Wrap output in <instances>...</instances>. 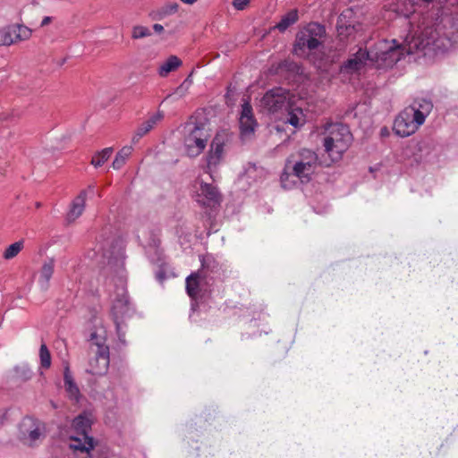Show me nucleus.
I'll return each instance as SVG.
<instances>
[{
  "mask_svg": "<svg viewBox=\"0 0 458 458\" xmlns=\"http://www.w3.org/2000/svg\"><path fill=\"white\" fill-rule=\"evenodd\" d=\"M449 45V38L441 35V28L428 26L423 29L418 36H412L411 39L407 37L403 44H397L393 41V46L381 53L373 54L370 51L360 48L351 58L341 66L343 72L352 73L360 71L367 60L377 62L379 59L387 65L396 64L404 55L414 54L427 48L429 50L446 49Z\"/></svg>",
  "mask_w": 458,
  "mask_h": 458,
  "instance_id": "1",
  "label": "nucleus"
},
{
  "mask_svg": "<svg viewBox=\"0 0 458 458\" xmlns=\"http://www.w3.org/2000/svg\"><path fill=\"white\" fill-rule=\"evenodd\" d=\"M318 165L329 166L330 163L326 160L319 162L318 156L315 151L301 148L287 157L281 175V182L284 183L290 175H293L302 183H307L310 182L311 175L315 173Z\"/></svg>",
  "mask_w": 458,
  "mask_h": 458,
  "instance_id": "2",
  "label": "nucleus"
},
{
  "mask_svg": "<svg viewBox=\"0 0 458 458\" xmlns=\"http://www.w3.org/2000/svg\"><path fill=\"white\" fill-rule=\"evenodd\" d=\"M92 421L87 414L78 415L72 421L76 436L70 437L69 447L72 451L71 458H106L95 449V440L89 436Z\"/></svg>",
  "mask_w": 458,
  "mask_h": 458,
  "instance_id": "3",
  "label": "nucleus"
},
{
  "mask_svg": "<svg viewBox=\"0 0 458 458\" xmlns=\"http://www.w3.org/2000/svg\"><path fill=\"white\" fill-rule=\"evenodd\" d=\"M205 120L200 114H194L184 123V145L189 157L199 156L210 138L209 128Z\"/></svg>",
  "mask_w": 458,
  "mask_h": 458,
  "instance_id": "4",
  "label": "nucleus"
},
{
  "mask_svg": "<svg viewBox=\"0 0 458 458\" xmlns=\"http://www.w3.org/2000/svg\"><path fill=\"white\" fill-rule=\"evenodd\" d=\"M352 140V135L347 125L343 123L333 124L328 134L324 138L323 143L330 161H339L343 154L348 149Z\"/></svg>",
  "mask_w": 458,
  "mask_h": 458,
  "instance_id": "5",
  "label": "nucleus"
},
{
  "mask_svg": "<svg viewBox=\"0 0 458 458\" xmlns=\"http://www.w3.org/2000/svg\"><path fill=\"white\" fill-rule=\"evenodd\" d=\"M325 38V27L318 22H310L296 34L293 52L297 55H304L317 50L322 46Z\"/></svg>",
  "mask_w": 458,
  "mask_h": 458,
  "instance_id": "6",
  "label": "nucleus"
},
{
  "mask_svg": "<svg viewBox=\"0 0 458 458\" xmlns=\"http://www.w3.org/2000/svg\"><path fill=\"white\" fill-rule=\"evenodd\" d=\"M44 424L32 417H24L19 424L18 437L29 446H33L41 437H44Z\"/></svg>",
  "mask_w": 458,
  "mask_h": 458,
  "instance_id": "7",
  "label": "nucleus"
},
{
  "mask_svg": "<svg viewBox=\"0 0 458 458\" xmlns=\"http://www.w3.org/2000/svg\"><path fill=\"white\" fill-rule=\"evenodd\" d=\"M293 94L284 88H274L268 90L262 98L261 103L271 113H276L283 107H288L292 104Z\"/></svg>",
  "mask_w": 458,
  "mask_h": 458,
  "instance_id": "8",
  "label": "nucleus"
},
{
  "mask_svg": "<svg viewBox=\"0 0 458 458\" xmlns=\"http://www.w3.org/2000/svg\"><path fill=\"white\" fill-rule=\"evenodd\" d=\"M222 194L217 187L212 183L201 182L200 187L195 195V200L202 207L216 208L222 202Z\"/></svg>",
  "mask_w": 458,
  "mask_h": 458,
  "instance_id": "9",
  "label": "nucleus"
},
{
  "mask_svg": "<svg viewBox=\"0 0 458 458\" xmlns=\"http://www.w3.org/2000/svg\"><path fill=\"white\" fill-rule=\"evenodd\" d=\"M90 356L87 372L92 375H103L109 366V347H98L95 351L89 350Z\"/></svg>",
  "mask_w": 458,
  "mask_h": 458,
  "instance_id": "10",
  "label": "nucleus"
},
{
  "mask_svg": "<svg viewBox=\"0 0 458 458\" xmlns=\"http://www.w3.org/2000/svg\"><path fill=\"white\" fill-rule=\"evenodd\" d=\"M128 297L125 293L117 294L114 300L111 313L113 320L116 327L118 337L122 339V326L124 324V319L128 314L129 307Z\"/></svg>",
  "mask_w": 458,
  "mask_h": 458,
  "instance_id": "11",
  "label": "nucleus"
},
{
  "mask_svg": "<svg viewBox=\"0 0 458 458\" xmlns=\"http://www.w3.org/2000/svg\"><path fill=\"white\" fill-rule=\"evenodd\" d=\"M231 141V135L226 131H218L211 142L208 155V165H216L222 159L224 147Z\"/></svg>",
  "mask_w": 458,
  "mask_h": 458,
  "instance_id": "12",
  "label": "nucleus"
},
{
  "mask_svg": "<svg viewBox=\"0 0 458 458\" xmlns=\"http://www.w3.org/2000/svg\"><path fill=\"white\" fill-rule=\"evenodd\" d=\"M205 263L202 262L201 269L191 273L186 278V291L192 300H197L200 296V293L204 290L207 284V273L205 271Z\"/></svg>",
  "mask_w": 458,
  "mask_h": 458,
  "instance_id": "13",
  "label": "nucleus"
},
{
  "mask_svg": "<svg viewBox=\"0 0 458 458\" xmlns=\"http://www.w3.org/2000/svg\"><path fill=\"white\" fill-rule=\"evenodd\" d=\"M410 113L411 110H403L394 122L393 130L401 137L410 136L418 130L416 123L410 119Z\"/></svg>",
  "mask_w": 458,
  "mask_h": 458,
  "instance_id": "14",
  "label": "nucleus"
},
{
  "mask_svg": "<svg viewBox=\"0 0 458 458\" xmlns=\"http://www.w3.org/2000/svg\"><path fill=\"white\" fill-rule=\"evenodd\" d=\"M270 72L275 75L290 79L295 75L301 74L302 68L298 63L285 59L278 64H274L270 68Z\"/></svg>",
  "mask_w": 458,
  "mask_h": 458,
  "instance_id": "15",
  "label": "nucleus"
},
{
  "mask_svg": "<svg viewBox=\"0 0 458 458\" xmlns=\"http://www.w3.org/2000/svg\"><path fill=\"white\" fill-rule=\"evenodd\" d=\"M239 123L242 135H250L254 132L257 123L252 114V107L248 102L242 105Z\"/></svg>",
  "mask_w": 458,
  "mask_h": 458,
  "instance_id": "16",
  "label": "nucleus"
},
{
  "mask_svg": "<svg viewBox=\"0 0 458 458\" xmlns=\"http://www.w3.org/2000/svg\"><path fill=\"white\" fill-rule=\"evenodd\" d=\"M87 198V190H82L73 199L71 209L67 214V220L73 222L77 219L83 212Z\"/></svg>",
  "mask_w": 458,
  "mask_h": 458,
  "instance_id": "17",
  "label": "nucleus"
},
{
  "mask_svg": "<svg viewBox=\"0 0 458 458\" xmlns=\"http://www.w3.org/2000/svg\"><path fill=\"white\" fill-rule=\"evenodd\" d=\"M163 118L161 114H156L152 115L146 122L142 123L136 131V133L132 137V142L136 143L141 137L149 132L153 127Z\"/></svg>",
  "mask_w": 458,
  "mask_h": 458,
  "instance_id": "18",
  "label": "nucleus"
},
{
  "mask_svg": "<svg viewBox=\"0 0 458 458\" xmlns=\"http://www.w3.org/2000/svg\"><path fill=\"white\" fill-rule=\"evenodd\" d=\"M106 331L101 328H95L92 330L89 335V350L95 351L98 347H108L106 344Z\"/></svg>",
  "mask_w": 458,
  "mask_h": 458,
  "instance_id": "19",
  "label": "nucleus"
},
{
  "mask_svg": "<svg viewBox=\"0 0 458 458\" xmlns=\"http://www.w3.org/2000/svg\"><path fill=\"white\" fill-rule=\"evenodd\" d=\"M287 109V123L296 128L304 124L305 115L303 114L302 109L301 107H294L292 103L288 106Z\"/></svg>",
  "mask_w": 458,
  "mask_h": 458,
  "instance_id": "20",
  "label": "nucleus"
},
{
  "mask_svg": "<svg viewBox=\"0 0 458 458\" xmlns=\"http://www.w3.org/2000/svg\"><path fill=\"white\" fill-rule=\"evenodd\" d=\"M64 388L66 392L71 395V397H73L75 399L78 398L80 395V390L78 386L73 380V377L71 374L69 365L67 364L64 367Z\"/></svg>",
  "mask_w": 458,
  "mask_h": 458,
  "instance_id": "21",
  "label": "nucleus"
},
{
  "mask_svg": "<svg viewBox=\"0 0 458 458\" xmlns=\"http://www.w3.org/2000/svg\"><path fill=\"white\" fill-rule=\"evenodd\" d=\"M182 65V61L175 55H170L167 60L159 67L158 74L166 77L169 72L175 71Z\"/></svg>",
  "mask_w": 458,
  "mask_h": 458,
  "instance_id": "22",
  "label": "nucleus"
},
{
  "mask_svg": "<svg viewBox=\"0 0 458 458\" xmlns=\"http://www.w3.org/2000/svg\"><path fill=\"white\" fill-rule=\"evenodd\" d=\"M298 19V11L296 9L291 10L282 17L281 21L276 25L275 28L278 29L279 31L284 32L291 25L297 22Z\"/></svg>",
  "mask_w": 458,
  "mask_h": 458,
  "instance_id": "23",
  "label": "nucleus"
},
{
  "mask_svg": "<svg viewBox=\"0 0 458 458\" xmlns=\"http://www.w3.org/2000/svg\"><path fill=\"white\" fill-rule=\"evenodd\" d=\"M132 153V147L131 146H125L122 148L118 153L115 156L114 160L112 163V167L114 170L121 169L123 165L125 164L127 158L131 155Z\"/></svg>",
  "mask_w": 458,
  "mask_h": 458,
  "instance_id": "24",
  "label": "nucleus"
},
{
  "mask_svg": "<svg viewBox=\"0 0 458 458\" xmlns=\"http://www.w3.org/2000/svg\"><path fill=\"white\" fill-rule=\"evenodd\" d=\"M113 148H106L101 151H98L91 158L90 164L95 167L102 166L111 157Z\"/></svg>",
  "mask_w": 458,
  "mask_h": 458,
  "instance_id": "25",
  "label": "nucleus"
},
{
  "mask_svg": "<svg viewBox=\"0 0 458 458\" xmlns=\"http://www.w3.org/2000/svg\"><path fill=\"white\" fill-rule=\"evenodd\" d=\"M55 268V260L54 259H49L47 261L44 262L40 269V278L44 282L46 287L48 286V283L53 276Z\"/></svg>",
  "mask_w": 458,
  "mask_h": 458,
  "instance_id": "26",
  "label": "nucleus"
},
{
  "mask_svg": "<svg viewBox=\"0 0 458 458\" xmlns=\"http://www.w3.org/2000/svg\"><path fill=\"white\" fill-rule=\"evenodd\" d=\"M179 4L175 2L168 3L162 6L158 11L152 14V19L161 20L166 15L175 13L178 11Z\"/></svg>",
  "mask_w": 458,
  "mask_h": 458,
  "instance_id": "27",
  "label": "nucleus"
},
{
  "mask_svg": "<svg viewBox=\"0 0 458 458\" xmlns=\"http://www.w3.org/2000/svg\"><path fill=\"white\" fill-rule=\"evenodd\" d=\"M404 110H411L409 116L411 121L416 123L417 129L424 123L425 117L428 114L424 111L420 110V108H416V102H414L412 106L405 108Z\"/></svg>",
  "mask_w": 458,
  "mask_h": 458,
  "instance_id": "28",
  "label": "nucleus"
},
{
  "mask_svg": "<svg viewBox=\"0 0 458 458\" xmlns=\"http://www.w3.org/2000/svg\"><path fill=\"white\" fill-rule=\"evenodd\" d=\"M23 247H24L23 240L15 242L14 243L9 245L4 250V251L3 253V258L7 260L15 258L20 253V251L23 249Z\"/></svg>",
  "mask_w": 458,
  "mask_h": 458,
  "instance_id": "29",
  "label": "nucleus"
},
{
  "mask_svg": "<svg viewBox=\"0 0 458 458\" xmlns=\"http://www.w3.org/2000/svg\"><path fill=\"white\" fill-rule=\"evenodd\" d=\"M12 32L15 34V38L19 41L27 40L31 36V30L21 24L11 25Z\"/></svg>",
  "mask_w": 458,
  "mask_h": 458,
  "instance_id": "30",
  "label": "nucleus"
},
{
  "mask_svg": "<svg viewBox=\"0 0 458 458\" xmlns=\"http://www.w3.org/2000/svg\"><path fill=\"white\" fill-rule=\"evenodd\" d=\"M337 31L341 37H349L355 32V27L345 24L341 15L337 21Z\"/></svg>",
  "mask_w": 458,
  "mask_h": 458,
  "instance_id": "31",
  "label": "nucleus"
},
{
  "mask_svg": "<svg viewBox=\"0 0 458 458\" xmlns=\"http://www.w3.org/2000/svg\"><path fill=\"white\" fill-rule=\"evenodd\" d=\"M39 356L41 367L44 369H49L51 366V355L46 344H41Z\"/></svg>",
  "mask_w": 458,
  "mask_h": 458,
  "instance_id": "32",
  "label": "nucleus"
},
{
  "mask_svg": "<svg viewBox=\"0 0 458 458\" xmlns=\"http://www.w3.org/2000/svg\"><path fill=\"white\" fill-rule=\"evenodd\" d=\"M149 36H151V31L147 27L136 25L132 28L131 38L133 39H140Z\"/></svg>",
  "mask_w": 458,
  "mask_h": 458,
  "instance_id": "33",
  "label": "nucleus"
},
{
  "mask_svg": "<svg viewBox=\"0 0 458 458\" xmlns=\"http://www.w3.org/2000/svg\"><path fill=\"white\" fill-rule=\"evenodd\" d=\"M12 33L11 26L0 30V46H10L13 44V39L11 38Z\"/></svg>",
  "mask_w": 458,
  "mask_h": 458,
  "instance_id": "34",
  "label": "nucleus"
},
{
  "mask_svg": "<svg viewBox=\"0 0 458 458\" xmlns=\"http://www.w3.org/2000/svg\"><path fill=\"white\" fill-rule=\"evenodd\" d=\"M416 102V108H420V110L424 111L426 114H429L431 111L433 105L430 101L426 99H420V101Z\"/></svg>",
  "mask_w": 458,
  "mask_h": 458,
  "instance_id": "35",
  "label": "nucleus"
},
{
  "mask_svg": "<svg viewBox=\"0 0 458 458\" xmlns=\"http://www.w3.org/2000/svg\"><path fill=\"white\" fill-rule=\"evenodd\" d=\"M250 0H233V5L236 10H244L250 4Z\"/></svg>",
  "mask_w": 458,
  "mask_h": 458,
  "instance_id": "36",
  "label": "nucleus"
},
{
  "mask_svg": "<svg viewBox=\"0 0 458 458\" xmlns=\"http://www.w3.org/2000/svg\"><path fill=\"white\" fill-rule=\"evenodd\" d=\"M448 22L451 24V27L455 30L458 31V11L455 12L452 17H449Z\"/></svg>",
  "mask_w": 458,
  "mask_h": 458,
  "instance_id": "37",
  "label": "nucleus"
},
{
  "mask_svg": "<svg viewBox=\"0 0 458 458\" xmlns=\"http://www.w3.org/2000/svg\"><path fill=\"white\" fill-rule=\"evenodd\" d=\"M188 80H186L184 82H182L179 87L176 88L174 94H177L179 97L184 96V94L187 91V88L185 87V83Z\"/></svg>",
  "mask_w": 458,
  "mask_h": 458,
  "instance_id": "38",
  "label": "nucleus"
},
{
  "mask_svg": "<svg viewBox=\"0 0 458 458\" xmlns=\"http://www.w3.org/2000/svg\"><path fill=\"white\" fill-rule=\"evenodd\" d=\"M435 0H410V2L413 4V5H422V4H429L431 3H433Z\"/></svg>",
  "mask_w": 458,
  "mask_h": 458,
  "instance_id": "39",
  "label": "nucleus"
},
{
  "mask_svg": "<svg viewBox=\"0 0 458 458\" xmlns=\"http://www.w3.org/2000/svg\"><path fill=\"white\" fill-rule=\"evenodd\" d=\"M153 30L157 33H161V32L164 31V27L161 24L156 23V24L153 25Z\"/></svg>",
  "mask_w": 458,
  "mask_h": 458,
  "instance_id": "40",
  "label": "nucleus"
},
{
  "mask_svg": "<svg viewBox=\"0 0 458 458\" xmlns=\"http://www.w3.org/2000/svg\"><path fill=\"white\" fill-rule=\"evenodd\" d=\"M51 21H52L51 17H48V16L45 17L41 22V26L44 27V26L48 25L51 22Z\"/></svg>",
  "mask_w": 458,
  "mask_h": 458,
  "instance_id": "41",
  "label": "nucleus"
},
{
  "mask_svg": "<svg viewBox=\"0 0 458 458\" xmlns=\"http://www.w3.org/2000/svg\"><path fill=\"white\" fill-rule=\"evenodd\" d=\"M181 1L187 4H193L194 3L197 2V0H181Z\"/></svg>",
  "mask_w": 458,
  "mask_h": 458,
  "instance_id": "42",
  "label": "nucleus"
},
{
  "mask_svg": "<svg viewBox=\"0 0 458 458\" xmlns=\"http://www.w3.org/2000/svg\"><path fill=\"white\" fill-rule=\"evenodd\" d=\"M11 38L13 39V44L19 42L18 38H15V34L13 33L11 34Z\"/></svg>",
  "mask_w": 458,
  "mask_h": 458,
  "instance_id": "43",
  "label": "nucleus"
},
{
  "mask_svg": "<svg viewBox=\"0 0 458 458\" xmlns=\"http://www.w3.org/2000/svg\"><path fill=\"white\" fill-rule=\"evenodd\" d=\"M93 190H94V186H93V185H89V186L88 187V191H93Z\"/></svg>",
  "mask_w": 458,
  "mask_h": 458,
  "instance_id": "44",
  "label": "nucleus"
},
{
  "mask_svg": "<svg viewBox=\"0 0 458 458\" xmlns=\"http://www.w3.org/2000/svg\"><path fill=\"white\" fill-rule=\"evenodd\" d=\"M40 206H41V204H40L39 202H38V203L36 204V207H37V208H39Z\"/></svg>",
  "mask_w": 458,
  "mask_h": 458,
  "instance_id": "45",
  "label": "nucleus"
}]
</instances>
